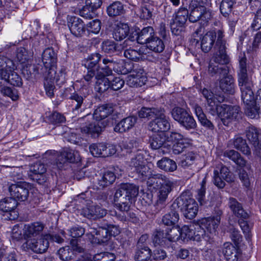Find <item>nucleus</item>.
<instances>
[{
  "label": "nucleus",
  "instance_id": "obj_1",
  "mask_svg": "<svg viewBox=\"0 0 261 261\" xmlns=\"http://www.w3.org/2000/svg\"><path fill=\"white\" fill-rule=\"evenodd\" d=\"M139 193V188L132 184H123L116 190L114 195V202L118 210L127 212L129 210V201Z\"/></svg>",
  "mask_w": 261,
  "mask_h": 261
},
{
  "label": "nucleus",
  "instance_id": "obj_2",
  "mask_svg": "<svg viewBox=\"0 0 261 261\" xmlns=\"http://www.w3.org/2000/svg\"><path fill=\"white\" fill-rule=\"evenodd\" d=\"M240 111L239 106L223 104L218 105L211 113L213 115H217L223 123L227 125L230 121L238 118Z\"/></svg>",
  "mask_w": 261,
  "mask_h": 261
},
{
  "label": "nucleus",
  "instance_id": "obj_3",
  "mask_svg": "<svg viewBox=\"0 0 261 261\" xmlns=\"http://www.w3.org/2000/svg\"><path fill=\"white\" fill-rule=\"evenodd\" d=\"M212 18V13L203 6H197L191 9L189 15V20L195 23L198 21L203 25H205Z\"/></svg>",
  "mask_w": 261,
  "mask_h": 261
},
{
  "label": "nucleus",
  "instance_id": "obj_4",
  "mask_svg": "<svg viewBox=\"0 0 261 261\" xmlns=\"http://www.w3.org/2000/svg\"><path fill=\"white\" fill-rule=\"evenodd\" d=\"M88 95L89 90L86 87H83L71 94L70 99L71 100L72 110L81 112L84 110L87 107L86 98Z\"/></svg>",
  "mask_w": 261,
  "mask_h": 261
},
{
  "label": "nucleus",
  "instance_id": "obj_5",
  "mask_svg": "<svg viewBox=\"0 0 261 261\" xmlns=\"http://www.w3.org/2000/svg\"><path fill=\"white\" fill-rule=\"evenodd\" d=\"M189 18L188 10L185 8H180L176 13L171 23V30L173 34L178 35L181 33L182 28Z\"/></svg>",
  "mask_w": 261,
  "mask_h": 261
},
{
  "label": "nucleus",
  "instance_id": "obj_6",
  "mask_svg": "<svg viewBox=\"0 0 261 261\" xmlns=\"http://www.w3.org/2000/svg\"><path fill=\"white\" fill-rule=\"evenodd\" d=\"M149 128L152 132L160 133H163L170 129V124L163 109H162L154 119L149 123Z\"/></svg>",
  "mask_w": 261,
  "mask_h": 261
},
{
  "label": "nucleus",
  "instance_id": "obj_7",
  "mask_svg": "<svg viewBox=\"0 0 261 261\" xmlns=\"http://www.w3.org/2000/svg\"><path fill=\"white\" fill-rule=\"evenodd\" d=\"M29 185L24 182H19L12 184L9 188L10 195L14 199L24 201L29 195Z\"/></svg>",
  "mask_w": 261,
  "mask_h": 261
},
{
  "label": "nucleus",
  "instance_id": "obj_8",
  "mask_svg": "<svg viewBox=\"0 0 261 261\" xmlns=\"http://www.w3.org/2000/svg\"><path fill=\"white\" fill-rule=\"evenodd\" d=\"M80 161L81 157L78 151L65 148L58 155L56 163L58 168H60L66 162L75 163Z\"/></svg>",
  "mask_w": 261,
  "mask_h": 261
},
{
  "label": "nucleus",
  "instance_id": "obj_9",
  "mask_svg": "<svg viewBox=\"0 0 261 261\" xmlns=\"http://www.w3.org/2000/svg\"><path fill=\"white\" fill-rule=\"evenodd\" d=\"M42 61L46 70L44 73L51 71L55 72L57 62V54L52 47L46 48L42 54Z\"/></svg>",
  "mask_w": 261,
  "mask_h": 261
},
{
  "label": "nucleus",
  "instance_id": "obj_10",
  "mask_svg": "<svg viewBox=\"0 0 261 261\" xmlns=\"http://www.w3.org/2000/svg\"><path fill=\"white\" fill-rule=\"evenodd\" d=\"M241 92V98L244 105L254 103L255 99L252 89V84L251 80L238 81Z\"/></svg>",
  "mask_w": 261,
  "mask_h": 261
},
{
  "label": "nucleus",
  "instance_id": "obj_11",
  "mask_svg": "<svg viewBox=\"0 0 261 261\" xmlns=\"http://www.w3.org/2000/svg\"><path fill=\"white\" fill-rule=\"evenodd\" d=\"M26 247L36 253H43L48 248L49 242L47 238L41 237L39 239H30L27 240L23 244Z\"/></svg>",
  "mask_w": 261,
  "mask_h": 261
},
{
  "label": "nucleus",
  "instance_id": "obj_12",
  "mask_svg": "<svg viewBox=\"0 0 261 261\" xmlns=\"http://www.w3.org/2000/svg\"><path fill=\"white\" fill-rule=\"evenodd\" d=\"M91 154L95 157H107L115 153L116 150L113 146L108 147L103 143L93 144L89 147Z\"/></svg>",
  "mask_w": 261,
  "mask_h": 261
},
{
  "label": "nucleus",
  "instance_id": "obj_13",
  "mask_svg": "<svg viewBox=\"0 0 261 261\" xmlns=\"http://www.w3.org/2000/svg\"><path fill=\"white\" fill-rule=\"evenodd\" d=\"M121 62L120 59L114 60L112 58H105L102 60V63L105 66L101 68V71L98 70L97 74L99 73L101 76L103 77L109 76L112 73V69L118 72V71H120L118 65L121 64Z\"/></svg>",
  "mask_w": 261,
  "mask_h": 261
},
{
  "label": "nucleus",
  "instance_id": "obj_14",
  "mask_svg": "<svg viewBox=\"0 0 261 261\" xmlns=\"http://www.w3.org/2000/svg\"><path fill=\"white\" fill-rule=\"evenodd\" d=\"M87 193V192L82 193L75 197V200L81 203L80 204L81 208H78L77 210L82 211L84 212H100V208L99 206L93 204L91 200L86 199Z\"/></svg>",
  "mask_w": 261,
  "mask_h": 261
},
{
  "label": "nucleus",
  "instance_id": "obj_15",
  "mask_svg": "<svg viewBox=\"0 0 261 261\" xmlns=\"http://www.w3.org/2000/svg\"><path fill=\"white\" fill-rule=\"evenodd\" d=\"M143 70H134L126 79V84L130 87H141L146 84L147 77L142 75Z\"/></svg>",
  "mask_w": 261,
  "mask_h": 261
},
{
  "label": "nucleus",
  "instance_id": "obj_16",
  "mask_svg": "<svg viewBox=\"0 0 261 261\" xmlns=\"http://www.w3.org/2000/svg\"><path fill=\"white\" fill-rule=\"evenodd\" d=\"M90 239H95V242L99 244L107 242L110 239L109 231L107 227H101L98 229H94L90 233H87Z\"/></svg>",
  "mask_w": 261,
  "mask_h": 261
},
{
  "label": "nucleus",
  "instance_id": "obj_17",
  "mask_svg": "<svg viewBox=\"0 0 261 261\" xmlns=\"http://www.w3.org/2000/svg\"><path fill=\"white\" fill-rule=\"evenodd\" d=\"M71 33L76 37L82 36L85 32L83 21L77 17H72L68 22Z\"/></svg>",
  "mask_w": 261,
  "mask_h": 261
},
{
  "label": "nucleus",
  "instance_id": "obj_18",
  "mask_svg": "<svg viewBox=\"0 0 261 261\" xmlns=\"http://www.w3.org/2000/svg\"><path fill=\"white\" fill-rule=\"evenodd\" d=\"M137 121V118L135 116H129L122 119L115 126V132L123 133L132 128Z\"/></svg>",
  "mask_w": 261,
  "mask_h": 261
},
{
  "label": "nucleus",
  "instance_id": "obj_19",
  "mask_svg": "<svg viewBox=\"0 0 261 261\" xmlns=\"http://www.w3.org/2000/svg\"><path fill=\"white\" fill-rule=\"evenodd\" d=\"M43 228V225L39 222H35L30 225H25L23 234L24 238L28 240L32 237L39 236Z\"/></svg>",
  "mask_w": 261,
  "mask_h": 261
},
{
  "label": "nucleus",
  "instance_id": "obj_20",
  "mask_svg": "<svg viewBox=\"0 0 261 261\" xmlns=\"http://www.w3.org/2000/svg\"><path fill=\"white\" fill-rule=\"evenodd\" d=\"M219 87L225 93L233 94L235 92L234 80L231 75H226L219 81Z\"/></svg>",
  "mask_w": 261,
  "mask_h": 261
},
{
  "label": "nucleus",
  "instance_id": "obj_21",
  "mask_svg": "<svg viewBox=\"0 0 261 261\" xmlns=\"http://www.w3.org/2000/svg\"><path fill=\"white\" fill-rule=\"evenodd\" d=\"M210 75L214 76L215 75L225 76L228 74L229 72V68L227 66L220 65L210 61L207 70Z\"/></svg>",
  "mask_w": 261,
  "mask_h": 261
},
{
  "label": "nucleus",
  "instance_id": "obj_22",
  "mask_svg": "<svg viewBox=\"0 0 261 261\" xmlns=\"http://www.w3.org/2000/svg\"><path fill=\"white\" fill-rule=\"evenodd\" d=\"M216 34L213 31L206 33L202 38L201 48L204 53H208L213 46L215 41Z\"/></svg>",
  "mask_w": 261,
  "mask_h": 261
},
{
  "label": "nucleus",
  "instance_id": "obj_23",
  "mask_svg": "<svg viewBox=\"0 0 261 261\" xmlns=\"http://www.w3.org/2000/svg\"><path fill=\"white\" fill-rule=\"evenodd\" d=\"M218 51H217L213 56L211 61L215 63L221 65H225L228 64L229 59L226 53V47H218Z\"/></svg>",
  "mask_w": 261,
  "mask_h": 261
},
{
  "label": "nucleus",
  "instance_id": "obj_24",
  "mask_svg": "<svg viewBox=\"0 0 261 261\" xmlns=\"http://www.w3.org/2000/svg\"><path fill=\"white\" fill-rule=\"evenodd\" d=\"M220 215L217 214L216 215L211 216L207 218H203L198 221L199 224H200L204 229L211 230L213 228L214 229L217 227L220 222Z\"/></svg>",
  "mask_w": 261,
  "mask_h": 261
},
{
  "label": "nucleus",
  "instance_id": "obj_25",
  "mask_svg": "<svg viewBox=\"0 0 261 261\" xmlns=\"http://www.w3.org/2000/svg\"><path fill=\"white\" fill-rule=\"evenodd\" d=\"M116 179V176L114 173L110 171L104 172L100 175L98 179L97 185L99 189H104L105 188L112 185Z\"/></svg>",
  "mask_w": 261,
  "mask_h": 261
},
{
  "label": "nucleus",
  "instance_id": "obj_26",
  "mask_svg": "<svg viewBox=\"0 0 261 261\" xmlns=\"http://www.w3.org/2000/svg\"><path fill=\"white\" fill-rule=\"evenodd\" d=\"M113 112L111 106L105 105L100 106L94 111L93 116L96 121H100L108 117Z\"/></svg>",
  "mask_w": 261,
  "mask_h": 261
},
{
  "label": "nucleus",
  "instance_id": "obj_27",
  "mask_svg": "<svg viewBox=\"0 0 261 261\" xmlns=\"http://www.w3.org/2000/svg\"><path fill=\"white\" fill-rule=\"evenodd\" d=\"M45 77L44 87L46 93L49 97H52L54 95V90L55 89V81H54V75L56 72L52 69L51 71L47 73H43Z\"/></svg>",
  "mask_w": 261,
  "mask_h": 261
},
{
  "label": "nucleus",
  "instance_id": "obj_28",
  "mask_svg": "<svg viewBox=\"0 0 261 261\" xmlns=\"http://www.w3.org/2000/svg\"><path fill=\"white\" fill-rule=\"evenodd\" d=\"M146 45L147 48L155 53H162L165 48L163 41L155 35L149 40Z\"/></svg>",
  "mask_w": 261,
  "mask_h": 261
},
{
  "label": "nucleus",
  "instance_id": "obj_29",
  "mask_svg": "<svg viewBox=\"0 0 261 261\" xmlns=\"http://www.w3.org/2000/svg\"><path fill=\"white\" fill-rule=\"evenodd\" d=\"M223 253L227 261H238L239 253L237 249L231 243L224 244Z\"/></svg>",
  "mask_w": 261,
  "mask_h": 261
},
{
  "label": "nucleus",
  "instance_id": "obj_30",
  "mask_svg": "<svg viewBox=\"0 0 261 261\" xmlns=\"http://www.w3.org/2000/svg\"><path fill=\"white\" fill-rule=\"evenodd\" d=\"M154 29L151 27H145L138 33L137 42L141 44H146L155 35Z\"/></svg>",
  "mask_w": 261,
  "mask_h": 261
},
{
  "label": "nucleus",
  "instance_id": "obj_31",
  "mask_svg": "<svg viewBox=\"0 0 261 261\" xmlns=\"http://www.w3.org/2000/svg\"><path fill=\"white\" fill-rule=\"evenodd\" d=\"M151 250L146 246L137 247L135 255L136 261H148L151 257Z\"/></svg>",
  "mask_w": 261,
  "mask_h": 261
},
{
  "label": "nucleus",
  "instance_id": "obj_32",
  "mask_svg": "<svg viewBox=\"0 0 261 261\" xmlns=\"http://www.w3.org/2000/svg\"><path fill=\"white\" fill-rule=\"evenodd\" d=\"M129 31L127 24L125 23H120L115 28L113 34V38L117 41H121L126 37Z\"/></svg>",
  "mask_w": 261,
  "mask_h": 261
},
{
  "label": "nucleus",
  "instance_id": "obj_33",
  "mask_svg": "<svg viewBox=\"0 0 261 261\" xmlns=\"http://www.w3.org/2000/svg\"><path fill=\"white\" fill-rule=\"evenodd\" d=\"M18 203L13 197L5 198L0 201V211L11 212L18 206Z\"/></svg>",
  "mask_w": 261,
  "mask_h": 261
},
{
  "label": "nucleus",
  "instance_id": "obj_34",
  "mask_svg": "<svg viewBox=\"0 0 261 261\" xmlns=\"http://www.w3.org/2000/svg\"><path fill=\"white\" fill-rule=\"evenodd\" d=\"M166 140L164 133H159L152 135L149 139L151 147L153 149H158L164 144Z\"/></svg>",
  "mask_w": 261,
  "mask_h": 261
},
{
  "label": "nucleus",
  "instance_id": "obj_35",
  "mask_svg": "<svg viewBox=\"0 0 261 261\" xmlns=\"http://www.w3.org/2000/svg\"><path fill=\"white\" fill-rule=\"evenodd\" d=\"M107 11L109 16L116 17L124 14L125 10L121 3L115 2L107 7Z\"/></svg>",
  "mask_w": 261,
  "mask_h": 261
},
{
  "label": "nucleus",
  "instance_id": "obj_36",
  "mask_svg": "<svg viewBox=\"0 0 261 261\" xmlns=\"http://www.w3.org/2000/svg\"><path fill=\"white\" fill-rule=\"evenodd\" d=\"M159 168L166 172H173L177 169L175 161L167 158H163L157 163Z\"/></svg>",
  "mask_w": 261,
  "mask_h": 261
},
{
  "label": "nucleus",
  "instance_id": "obj_37",
  "mask_svg": "<svg viewBox=\"0 0 261 261\" xmlns=\"http://www.w3.org/2000/svg\"><path fill=\"white\" fill-rule=\"evenodd\" d=\"M193 109H194L195 113L201 124L203 126L210 129H213L214 127V125L209 120L206 118V116L204 114L202 108L198 105H195L194 106Z\"/></svg>",
  "mask_w": 261,
  "mask_h": 261
},
{
  "label": "nucleus",
  "instance_id": "obj_38",
  "mask_svg": "<svg viewBox=\"0 0 261 261\" xmlns=\"http://www.w3.org/2000/svg\"><path fill=\"white\" fill-rule=\"evenodd\" d=\"M46 169L43 164L40 162H37L31 166L29 176L33 180H37L38 175H42L46 172Z\"/></svg>",
  "mask_w": 261,
  "mask_h": 261
},
{
  "label": "nucleus",
  "instance_id": "obj_39",
  "mask_svg": "<svg viewBox=\"0 0 261 261\" xmlns=\"http://www.w3.org/2000/svg\"><path fill=\"white\" fill-rule=\"evenodd\" d=\"M101 56L99 54H92L85 59V66L88 69H95L98 71V63L100 59Z\"/></svg>",
  "mask_w": 261,
  "mask_h": 261
},
{
  "label": "nucleus",
  "instance_id": "obj_40",
  "mask_svg": "<svg viewBox=\"0 0 261 261\" xmlns=\"http://www.w3.org/2000/svg\"><path fill=\"white\" fill-rule=\"evenodd\" d=\"M233 144L235 148L240 150L244 154L248 155L251 154L250 149L246 143V140L242 137H236L233 140Z\"/></svg>",
  "mask_w": 261,
  "mask_h": 261
},
{
  "label": "nucleus",
  "instance_id": "obj_41",
  "mask_svg": "<svg viewBox=\"0 0 261 261\" xmlns=\"http://www.w3.org/2000/svg\"><path fill=\"white\" fill-rule=\"evenodd\" d=\"M224 155L233 161L236 164L240 167H244L246 165V161L241 156L238 152L234 150L225 151L224 153Z\"/></svg>",
  "mask_w": 261,
  "mask_h": 261
},
{
  "label": "nucleus",
  "instance_id": "obj_42",
  "mask_svg": "<svg viewBox=\"0 0 261 261\" xmlns=\"http://www.w3.org/2000/svg\"><path fill=\"white\" fill-rule=\"evenodd\" d=\"M101 131L102 128L95 122L90 123L88 125L81 128V132L82 133L91 135L93 137L98 136Z\"/></svg>",
  "mask_w": 261,
  "mask_h": 261
},
{
  "label": "nucleus",
  "instance_id": "obj_43",
  "mask_svg": "<svg viewBox=\"0 0 261 261\" xmlns=\"http://www.w3.org/2000/svg\"><path fill=\"white\" fill-rule=\"evenodd\" d=\"M161 109V108L143 107L138 112V115L140 118L150 119L154 118Z\"/></svg>",
  "mask_w": 261,
  "mask_h": 261
},
{
  "label": "nucleus",
  "instance_id": "obj_44",
  "mask_svg": "<svg viewBox=\"0 0 261 261\" xmlns=\"http://www.w3.org/2000/svg\"><path fill=\"white\" fill-rule=\"evenodd\" d=\"M187 197L181 195L178 197L171 206V211L173 212H182L185 211Z\"/></svg>",
  "mask_w": 261,
  "mask_h": 261
},
{
  "label": "nucleus",
  "instance_id": "obj_45",
  "mask_svg": "<svg viewBox=\"0 0 261 261\" xmlns=\"http://www.w3.org/2000/svg\"><path fill=\"white\" fill-rule=\"evenodd\" d=\"M96 79H97L96 88L99 92H103L110 88V79L101 76L99 73L96 75Z\"/></svg>",
  "mask_w": 261,
  "mask_h": 261
},
{
  "label": "nucleus",
  "instance_id": "obj_46",
  "mask_svg": "<svg viewBox=\"0 0 261 261\" xmlns=\"http://www.w3.org/2000/svg\"><path fill=\"white\" fill-rule=\"evenodd\" d=\"M247 59L245 56L240 57L239 66L240 70L238 73V81L251 80L247 74L246 68Z\"/></svg>",
  "mask_w": 261,
  "mask_h": 261
},
{
  "label": "nucleus",
  "instance_id": "obj_47",
  "mask_svg": "<svg viewBox=\"0 0 261 261\" xmlns=\"http://www.w3.org/2000/svg\"><path fill=\"white\" fill-rule=\"evenodd\" d=\"M202 94L206 100L209 107L208 110L211 113L214 109H216V107L218 105L214 98V95L212 92L205 88L202 90Z\"/></svg>",
  "mask_w": 261,
  "mask_h": 261
},
{
  "label": "nucleus",
  "instance_id": "obj_48",
  "mask_svg": "<svg viewBox=\"0 0 261 261\" xmlns=\"http://www.w3.org/2000/svg\"><path fill=\"white\" fill-rule=\"evenodd\" d=\"M259 111H261L259 106L256 105V101L254 103L245 105V113L251 119L257 118L259 115Z\"/></svg>",
  "mask_w": 261,
  "mask_h": 261
},
{
  "label": "nucleus",
  "instance_id": "obj_49",
  "mask_svg": "<svg viewBox=\"0 0 261 261\" xmlns=\"http://www.w3.org/2000/svg\"><path fill=\"white\" fill-rule=\"evenodd\" d=\"M215 170H218L219 174L220 173L223 179L228 182H231L234 181L232 174L230 172L229 169L221 163L218 164Z\"/></svg>",
  "mask_w": 261,
  "mask_h": 261
},
{
  "label": "nucleus",
  "instance_id": "obj_50",
  "mask_svg": "<svg viewBox=\"0 0 261 261\" xmlns=\"http://www.w3.org/2000/svg\"><path fill=\"white\" fill-rule=\"evenodd\" d=\"M246 137L249 142L253 146L259 144V132L257 128L250 127L246 131Z\"/></svg>",
  "mask_w": 261,
  "mask_h": 261
},
{
  "label": "nucleus",
  "instance_id": "obj_51",
  "mask_svg": "<svg viewBox=\"0 0 261 261\" xmlns=\"http://www.w3.org/2000/svg\"><path fill=\"white\" fill-rule=\"evenodd\" d=\"M5 84L0 82V92L5 96H8L13 100H16L18 98V95L17 90L15 89H12L11 88L4 85Z\"/></svg>",
  "mask_w": 261,
  "mask_h": 261
},
{
  "label": "nucleus",
  "instance_id": "obj_52",
  "mask_svg": "<svg viewBox=\"0 0 261 261\" xmlns=\"http://www.w3.org/2000/svg\"><path fill=\"white\" fill-rule=\"evenodd\" d=\"M60 259L63 261H70L73 259V253L69 246L61 248L57 252Z\"/></svg>",
  "mask_w": 261,
  "mask_h": 261
},
{
  "label": "nucleus",
  "instance_id": "obj_53",
  "mask_svg": "<svg viewBox=\"0 0 261 261\" xmlns=\"http://www.w3.org/2000/svg\"><path fill=\"white\" fill-rule=\"evenodd\" d=\"M171 113L172 118L180 123L188 113L184 109L175 107L172 110Z\"/></svg>",
  "mask_w": 261,
  "mask_h": 261
},
{
  "label": "nucleus",
  "instance_id": "obj_54",
  "mask_svg": "<svg viewBox=\"0 0 261 261\" xmlns=\"http://www.w3.org/2000/svg\"><path fill=\"white\" fill-rule=\"evenodd\" d=\"M138 146V142L134 138L127 139L122 141L121 144L122 150H125L126 152H130L132 150Z\"/></svg>",
  "mask_w": 261,
  "mask_h": 261
},
{
  "label": "nucleus",
  "instance_id": "obj_55",
  "mask_svg": "<svg viewBox=\"0 0 261 261\" xmlns=\"http://www.w3.org/2000/svg\"><path fill=\"white\" fill-rule=\"evenodd\" d=\"M180 239L185 240L187 239L192 240L194 235L193 225L190 226L185 225L180 229Z\"/></svg>",
  "mask_w": 261,
  "mask_h": 261
},
{
  "label": "nucleus",
  "instance_id": "obj_56",
  "mask_svg": "<svg viewBox=\"0 0 261 261\" xmlns=\"http://www.w3.org/2000/svg\"><path fill=\"white\" fill-rule=\"evenodd\" d=\"M194 235L192 240L196 241H199L201 238L205 234V231L204 228L200 224H199L198 221L194 223L193 224Z\"/></svg>",
  "mask_w": 261,
  "mask_h": 261
},
{
  "label": "nucleus",
  "instance_id": "obj_57",
  "mask_svg": "<svg viewBox=\"0 0 261 261\" xmlns=\"http://www.w3.org/2000/svg\"><path fill=\"white\" fill-rule=\"evenodd\" d=\"M179 124L188 130L194 129L196 127L195 120L189 113L187 114Z\"/></svg>",
  "mask_w": 261,
  "mask_h": 261
},
{
  "label": "nucleus",
  "instance_id": "obj_58",
  "mask_svg": "<svg viewBox=\"0 0 261 261\" xmlns=\"http://www.w3.org/2000/svg\"><path fill=\"white\" fill-rule=\"evenodd\" d=\"M233 4V0H222L220 6L221 13L226 16L231 12Z\"/></svg>",
  "mask_w": 261,
  "mask_h": 261
},
{
  "label": "nucleus",
  "instance_id": "obj_59",
  "mask_svg": "<svg viewBox=\"0 0 261 261\" xmlns=\"http://www.w3.org/2000/svg\"><path fill=\"white\" fill-rule=\"evenodd\" d=\"M16 57L19 62L22 64L29 63L31 57L28 55L27 50L23 47H20L17 49Z\"/></svg>",
  "mask_w": 261,
  "mask_h": 261
},
{
  "label": "nucleus",
  "instance_id": "obj_60",
  "mask_svg": "<svg viewBox=\"0 0 261 261\" xmlns=\"http://www.w3.org/2000/svg\"><path fill=\"white\" fill-rule=\"evenodd\" d=\"M118 47L119 46L112 40H106L101 44L102 50L108 54L114 53L115 51L118 50Z\"/></svg>",
  "mask_w": 261,
  "mask_h": 261
},
{
  "label": "nucleus",
  "instance_id": "obj_61",
  "mask_svg": "<svg viewBox=\"0 0 261 261\" xmlns=\"http://www.w3.org/2000/svg\"><path fill=\"white\" fill-rule=\"evenodd\" d=\"M196 154L192 151L188 152L182 157L180 161V165L184 168L192 165L195 160Z\"/></svg>",
  "mask_w": 261,
  "mask_h": 261
},
{
  "label": "nucleus",
  "instance_id": "obj_62",
  "mask_svg": "<svg viewBox=\"0 0 261 261\" xmlns=\"http://www.w3.org/2000/svg\"><path fill=\"white\" fill-rule=\"evenodd\" d=\"M124 56L128 59L135 61H138L142 58V54L140 51L130 48L124 50Z\"/></svg>",
  "mask_w": 261,
  "mask_h": 261
},
{
  "label": "nucleus",
  "instance_id": "obj_63",
  "mask_svg": "<svg viewBox=\"0 0 261 261\" xmlns=\"http://www.w3.org/2000/svg\"><path fill=\"white\" fill-rule=\"evenodd\" d=\"M47 118L50 123L54 124L63 123L65 121V117L57 112H53L47 116Z\"/></svg>",
  "mask_w": 261,
  "mask_h": 261
},
{
  "label": "nucleus",
  "instance_id": "obj_64",
  "mask_svg": "<svg viewBox=\"0 0 261 261\" xmlns=\"http://www.w3.org/2000/svg\"><path fill=\"white\" fill-rule=\"evenodd\" d=\"M145 163L146 162L144 160L143 155L138 153L136 154L135 157L132 158L129 163V166L131 167L134 168L135 170H136Z\"/></svg>",
  "mask_w": 261,
  "mask_h": 261
}]
</instances>
